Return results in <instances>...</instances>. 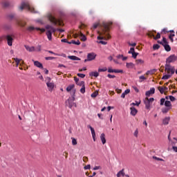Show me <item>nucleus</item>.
Segmentation results:
<instances>
[{
    "mask_svg": "<svg viewBox=\"0 0 177 177\" xmlns=\"http://www.w3.org/2000/svg\"><path fill=\"white\" fill-rule=\"evenodd\" d=\"M164 103H165V98H162L160 100V106H163Z\"/></svg>",
    "mask_w": 177,
    "mask_h": 177,
    "instance_id": "53",
    "label": "nucleus"
},
{
    "mask_svg": "<svg viewBox=\"0 0 177 177\" xmlns=\"http://www.w3.org/2000/svg\"><path fill=\"white\" fill-rule=\"evenodd\" d=\"M154 71H156V69L151 70V71H148L146 73V75H149V74H154Z\"/></svg>",
    "mask_w": 177,
    "mask_h": 177,
    "instance_id": "38",
    "label": "nucleus"
},
{
    "mask_svg": "<svg viewBox=\"0 0 177 177\" xmlns=\"http://www.w3.org/2000/svg\"><path fill=\"white\" fill-rule=\"evenodd\" d=\"M46 85H47L49 91H53V88H55V84H53L52 82H47Z\"/></svg>",
    "mask_w": 177,
    "mask_h": 177,
    "instance_id": "15",
    "label": "nucleus"
},
{
    "mask_svg": "<svg viewBox=\"0 0 177 177\" xmlns=\"http://www.w3.org/2000/svg\"><path fill=\"white\" fill-rule=\"evenodd\" d=\"M77 77H80V78H85V74L77 73Z\"/></svg>",
    "mask_w": 177,
    "mask_h": 177,
    "instance_id": "46",
    "label": "nucleus"
},
{
    "mask_svg": "<svg viewBox=\"0 0 177 177\" xmlns=\"http://www.w3.org/2000/svg\"><path fill=\"white\" fill-rule=\"evenodd\" d=\"M130 110H131V115H133V117H135V115L138 114V109H136L135 107L133 106L131 107Z\"/></svg>",
    "mask_w": 177,
    "mask_h": 177,
    "instance_id": "13",
    "label": "nucleus"
},
{
    "mask_svg": "<svg viewBox=\"0 0 177 177\" xmlns=\"http://www.w3.org/2000/svg\"><path fill=\"white\" fill-rule=\"evenodd\" d=\"M111 26V23H106L103 22L102 24V27H103L102 32H98L100 35H104V37L98 36L97 37V39H110V35L107 33V31L110 30V26Z\"/></svg>",
    "mask_w": 177,
    "mask_h": 177,
    "instance_id": "1",
    "label": "nucleus"
},
{
    "mask_svg": "<svg viewBox=\"0 0 177 177\" xmlns=\"http://www.w3.org/2000/svg\"><path fill=\"white\" fill-rule=\"evenodd\" d=\"M41 46L38 45L35 48V52H41Z\"/></svg>",
    "mask_w": 177,
    "mask_h": 177,
    "instance_id": "43",
    "label": "nucleus"
},
{
    "mask_svg": "<svg viewBox=\"0 0 177 177\" xmlns=\"http://www.w3.org/2000/svg\"><path fill=\"white\" fill-rule=\"evenodd\" d=\"M138 55H139V53H135L134 51V53H132V57H133V59H136V57H138Z\"/></svg>",
    "mask_w": 177,
    "mask_h": 177,
    "instance_id": "48",
    "label": "nucleus"
},
{
    "mask_svg": "<svg viewBox=\"0 0 177 177\" xmlns=\"http://www.w3.org/2000/svg\"><path fill=\"white\" fill-rule=\"evenodd\" d=\"M170 120H171V118H169V117H167L165 119H163V120H162L163 124L168 125V124H169Z\"/></svg>",
    "mask_w": 177,
    "mask_h": 177,
    "instance_id": "18",
    "label": "nucleus"
},
{
    "mask_svg": "<svg viewBox=\"0 0 177 177\" xmlns=\"http://www.w3.org/2000/svg\"><path fill=\"white\" fill-rule=\"evenodd\" d=\"M46 30H48L46 32V35H47V38L49 41H52V33L56 32V31H59V32H64V29H56L51 25H46L45 26Z\"/></svg>",
    "mask_w": 177,
    "mask_h": 177,
    "instance_id": "2",
    "label": "nucleus"
},
{
    "mask_svg": "<svg viewBox=\"0 0 177 177\" xmlns=\"http://www.w3.org/2000/svg\"><path fill=\"white\" fill-rule=\"evenodd\" d=\"M136 62L137 64H143V63H145V61H143L142 59H137Z\"/></svg>",
    "mask_w": 177,
    "mask_h": 177,
    "instance_id": "39",
    "label": "nucleus"
},
{
    "mask_svg": "<svg viewBox=\"0 0 177 177\" xmlns=\"http://www.w3.org/2000/svg\"><path fill=\"white\" fill-rule=\"evenodd\" d=\"M165 106L166 107H171V102L170 101H165Z\"/></svg>",
    "mask_w": 177,
    "mask_h": 177,
    "instance_id": "37",
    "label": "nucleus"
},
{
    "mask_svg": "<svg viewBox=\"0 0 177 177\" xmlns=\"http://www.w3.org/2000/svg\"><path fill=\"white\" fill-rule=\"evenodd\" d=\"M139 104H140V102L136 101V102H132L130 105L131 106H139Z\"/></svg>",
    "mask_w": 177,
    "mask_h": 177,
    "instance_id": "40",
    "label": "nucleus"
},
{
    "mask_svg": "<svg viewBox=\"0 0 177 177\" xmlns=\"http://www.w3.org/2000/svg\"><path fill=\"white\" fill-rule=\"evenodd\" d=\"M104 71H107V68H99L98 69V73H102V72H104Z\"/></svg>",
    "mask_w": 177,
    "mask_h": 177,
    "instance_id": "45",
    "label": "nucleus"
},
{
    "mask_svg": "<svg viewBox=\"0 0 177 177\" xmlns=\"http://www.w3.org/2000/svg\"><path fill=\"white\" fill-rule=\"evenodd\" d=\"M20 10H23V9H27L29 12H31V13H38L37 11H35V9L32 8L31 6H30V3L28 2H22L21 6H19Z\"/></svg>",
    "mask_w": 177,
    "mask_h": 177,
    "instance_id": "3",
    "label": "nucleus"
},
{
    "mask_svg": "<svg viewBox=\"0 0 177 177\" xmlns=\"http://www.w3.org/2000/svg\"><path fill=\"white\" fill-rule=\"evenodd\" d=\"M158 89H159L160 93H164V88H163L159 87Z\"/></svg>",
    "mask_w": 177,
    "mask_h": 177,
    "instance_id": "64",
    "label": "nucleus"
},
{
    "mask_svg": "<svg viewBox=\"0 0 177 177\" xmlns=\"http://www.w3.org/2000/svg\"><path fill=\"white\" fill-rule=\"evenodd\" d=\"M25 49L28 50V52H35V47L31 46L30 47L29 46L25 45Z\"/></svg>",
    "mask_w": 177,
    "mask_h": 177,
    "instance_id": "14",
    "label": "nucleus"
},
{
    "mask_svg": "<svg viewBox=\"0 0 177 177\" xmlns=\"http://www.w3.org/2000/svg\"><path fill=\"white\" fill-rule=\"evenodd\" d=\"M100 140L102 141V145H106V136L104 133H102L100 136Z\"/></svg>",
    "mask_w": 177,
    "mask_h": 177,
    "instance_id": "16",
    "label": "nucleus"
},
{
    "mask_svg": "<svg viewBox=\"0 0 177 177\" xmlns=\"http://www.w3.org/2000/svg\"><path fill=\"white\" fill-rule=\"evenodd\" d=\"M47 52H48V53H51L52 55H55V56H60V54L53 53V51L47 50Z\"/></svg>",
    "mask_w": 177,
    "mask_h": 177,
    "instance_id": "49",
    "label": "nucleus"
},
{
    "mask_svg": "<svg viewBox=\"0 0 177 177\" xmlns=\"http://www.w3.org/2000/svg\"><path fill=\"white\" fill-rule=\"evenodd\" d=\"M2 4L4 8H8L10 5L9 2H8V1H3L2 3Z\"/></svg>",
    "mask_w": 177,
    "mask_h": 177,
    "instance_id": "35",
    "label": "nucleus"
},
{
    "mask_svg": "<svg viewBox=\"0 0 177 177\" xmlns=\"http://www.w3.org/2000/svg\"><path fill=\"white\" fill-rule=\"evenodd\" d=\"M140 82H142L143 80H146L145 77L143 75H141L139 77Z\"/></svg>",
    "mask_w": 177,
    "mask_h": 177,
    "instance_id": "47",
    "label": "nucleus"
},
{
    "mask_svg": "<svg viewBox=\"0 0 177 177\" xmlns=\"http://www.w3.org/2000/svg\"><path fill=\"white\" fill-rule=\"evenodd\" d=\"M72 145L75 146L77 145V140L74 138H72Z\"/></svg>",
    "mask_w": 177,
    "mask_h": 177,
    "instance_id": "44",
    "label": "nucleus"
},
{
    "mask_svg": "<svg viewBox=\"0 0 177 177\" xmlns=\"http://www.w3.org/2000/svg\"><path fill=\"white\" fill-rule=\"evenodd\" d=\"M115 69H111V68H109L108 69V73H115Z\"/></svg>",
    "mask_w": 177,
    "mask_h": 177,
    "instance_id": "61",
    "label": "nucleus"
},
{
    "mask_svg": "<svg viewBox=\"0 0 177 177\" xmlns=\"http://www.w3.org/2000/svg\"><path fill=\"white\" fill-rule=\"evenodd\" d=\"M126 67H127V68H133V63H132V62L127 63V64H126Z\"/></svg>",
    "mask_w": 177,
    "mask_h": 177,
    "instance_id": "29",
    "label": "nucleus"
},
{
    "mask_svg": "<svg viewBox=\"0 0 177 177\" xmlns=\"http://www.w3.org/2000/svg\"><path fill=\"white\" fill-rule=\"evenodd\" d=\"M169 100H171V102H175V97L170 95Z\"/></svg>",
    "mask_w": 177,
    "mask_h": 177,
    "instance_id": "57",
    "label": "nucleus"
},
{
    "mask_svg": "<svg viewBox=\"0 0 177 177\" xmlns=\"http://www.w3.org/2000/svg\"><path fill=\"white\" fill-rule=\"evenodd\" d=\"M139 133V131H138V129H136L133 133L134 136L136 138H138V134Z\"/></svg>",
    "mask_w": 177,
    "mask_h": 177,
    "instance_id": "56",
    "label": "nucleus"
},
{
    "mask_svg": "<svg viewBox=\"0 0 177 177\" xmlns=\"http://www.w3.org/2000/svg\"><path fill=\"white\" fill-rule=\"evenodd\" d=\"M71 44H73L74 45H81V41H80V40H77V41L75 40H72Z\"/></svg>",
    "mask_w": 177,
    "mask_h": 177,
    "instance_id": "32",
    "label": "nucleus"
},
{
    "mask_svg": "<svg viewBox=\"0 0 177 177\" xmlns=\"http://www.w3.org/2000/svg\"><path fill=\"white\" fill-rule=\"evenodd\" d=\"M87 127L89 128V129H91V135H92L93 141L96 142V133H95V129H93V127H91V125H88Z\"/></svg>",
    "mask_w": 177,
    "mask_h": 177,
    "instance_id": "9",
    "label": "nucleus"
},
{
    "mask_svg": "<svg viewBox=\"0 0 177 177\" xmlns=\"http://www.w3.org/2000/svg\"><path fill=\"white\" fill-rule=\"evenodd\" d=\"M34 30H37V28L34 26H29L27 28V30L31 32L32 31H34Z\"/></svg>",
    "mask_w": 177,
    "mask_h": 177,
    "instance_id": "30",
    "label": "nucleus"
},
{
    "mask_svg": "<svg viewBox=\"0 0 177 177\" xmlns=\"http://www.w3.org/2000/svg\"><path fill=\"white\" fill-rule=\"evenodd\" d=\"M155 92H156V88H151L149 91H148L145 93V95L147 96V97H149L151 95H153V93H155Z\"/></svg>",
    "mask_w": 177,
    "mask_h": 177,
    "instance_id": "11",
    "label": "nucleus"
},
{
    "mask_svg": "<svg viewBox=\"0 0 177 177\" xmlns=\"http://www.w3.org/2000/svg\"><path fill=\"white\" fill-rule=\"evenodd\" d=\"M129 92H131V90H130L129 88L126 89V90L124 91V92L122 93L121 97H122V99H125V95H128V93H129Z\"/></svg>",
    "mask_w": 177,
    "mask_h": 177,
    "instance_id": "19",
    "label": "nucleus"
},
{
    "mask_svg": "<svg viewBox=\"0 0 177 177\" xmlns=\"http://www.w3.org/2000/svg\"><path fill=\"white\" fill-rule=\"evenodd\" d=\"M81 93H85V86H82L80 88Z\"/></svg>",
    "mask_w": 177,
    "mask_h": 177,
    "instance_id": "50",
    "label": "nucleus"
},
{
    "mask_svg": "<svg viewBox=\"0 0 177 177\" xmlns=\"http://www.w3.org/2000/svg\"><path fill=\"white\" fill-rule=\"evenodd\" d=\"M84 169H91V165H87L84 167Z\"/></svg>",
    "mask_w": 177,
    "mask_h": 177,
    "instance_id": "63",
    "label": "nucleus"
},
{
    "mask_svg": "<svg viewBox=\"0 0 177 177\" xmlns=\"http://www.w3.org/2000/svg\"><path fill=\"white\" fill-rule=\"evenodd\" d=\"M108 78H115V75H113L111 74H108L107 75Z\"/></svg>",
    "mask_w": 177,
    "mask_h": 177,
    "instance_id": "59",
    "label": "nucleus"
},
{
    "mask_svg": "<svg viewBox=\"0 0 177 177\" xmlns=\"http://www.w3.org/2000/svg\"><path fill=\"white\" fill-rule=\"evenodd\" d=\"M75 100V90H73V95L68 99V102H74Z\"/></svg>",
    "mask_w": 177,
    "mask_h": 177,
    "instance_id": "22",
    "label": "nucleus"
},
{
    "mask_svg": "<svg viewBox=\"0 0 177 177\" xmlns=\"http://www.w3.org/2000/svg\"><path fill=\"white\" fill-rule=\"evenodd\" d=\"M160 38H161V35L160 34V32H158L156 35V39H158Z\"/></svg>",
    "mask_w": 177,
    "mask_h": 177,
    "instance_id": "55",
    "label": "nucleus"
},
{
    "mask_svg": "<svg viewBox=\"0 0 177 177\" xmlns=\"http://www.w3.org/2000/svg\"><path fill=\"white\" fill-rule=\"evenodd\" d=\"M80 39L81 41H83V42H85V41H86V36H85V35L80 32Z\"/></svg>",
    "mask_w": 177,
    "mask_h": 177,
    "instance_id": "26",
    "label": "nucleus"
},
{
    "mask_svg": "<svg viewBox=\"0 0 177 177\" xmlns=\"http://www.w3.org/2000/svg\"><path fill=\"white\" fill-rule=\"evenodd\" d=\"M14 60L16 64V67H19V64H20V62L21 61V59H18V58H14Z\"/></svg>",
    "mask_w": 177,
    "mask_h": 177,
    "instance_id": "27",
    "label": "nucleus"
},
{
    "mask_svg": "<svg viewBox=\"0 0 177 177\" xmlns=\"http://www.w3.org/2000/svg\"><path fill=\"white\" fill-rule=\"evenodd\" d=\"M96 56H97L96 55V53H89L87 54V59L90 62H92V60H95L96 59Z\"/></svg>",
    "mask_w": 177,
    "mask_h": 177,
    "instance_id": "8",
    "label": "nucleus"
},
{
    "mask_svg": "<svg viewBox=\"0 0 177 177\" xmlns=\"http://www.w3.org/2000/svg\"><path fill=\"white\" fill-rule=\"evenodd\" d=\"M147 35L149 38H153V39H156V36H154V34H153V32H149L147 33Z\"/></svg>",
    "mask_w": 177,
    "mask_h": 177,
    "instance_id": "31",
    "label": "nucleus"
},
{
    "mask_svg": "<svg viewBox=\"0 0 177 177\" xmlns=\"http://www.w3.org/2000/svg\"><path fill=\"white\" fill-rule=\"evenodd\" d=\"M165 71H166L167 74L172 76L174 74H175V67L171 66V64H165Z\"/></svg>",
    "mask_w": 177,
    "mask_h": 177,
    "instance_id": "5",
    "label": "nucleus"
},
{
    "mask_svg": "<svg viewBox=\"0 0 177 177\" xmlns=\"http://www.w3.org/2000/svg\"><path fill=\"white\" fill-rule=\"evenodd\" d=\"M68 59L71 60H81V59L75 55H69L68 56Z\"/></svg>",
    "mask_w": 177,
    "mask_h": 177,
    "instance_id": "21",
    "label": "nucleus"
},
{
    "mask_svg": "<svg viewBox=\"0 0 177 177\" xmlns=\"http://www.w3.org/2000/svg\"><path fill=\"white\" fill-rule=\"evenodd\" d=\"M8 46H12L13 44V36L12 35H7L5 36Z\"/></svg>",
    "mask_w": 177,
    "mask_h": 177,
    "instance_id": "7",
    "label": "nucleus"
},
{
    "mask_svg": "<svg viewBox=\"0 0 177 177\" xmlns=\"http://www.w3.org/2000/svg\"><path fill=\"white\" fill-rule=\"evenodd\" d=\"M69 109H73V107H77V104L74 101L68 102Z\"/></svg>",
    "mask_w": 177,
    "mask_h": 177,
    "instance_id": "20",
    "label": "nucleus"
},
{
    "mask_svg": "<svg viewBox=\"0 0 177 177\" xmlns=\"http://www.w3.org/2000/svg\"><path fill=\"white\" fill-rule=\"evenodd\" d=\"M116 176H117V177L125 176V173L124 172V169H122L119 172H118Z\"/></svg>",
    "mask_w": 177,
    "mask_h": 177,
    "instance_id": "23",
    "label": "nucleus"
},
{
    "mask_svg": "<svg viewBox=\"0 0 177 177\" xmlns=\"http://www.w3.org/2000/svg\"><path fill=\"white\" fill-rule=\"evenodd\" d=\"M98 93L97 92H94L91 94V97H96L97 96Z\"/></svg>",
    "mask_w": 177,
    "mask_h": 177,
    "instance_id": "52",
    "label": "nucleus"
},
{
    "mask_svg": "<svg viewBox=\"0 0 177 177\" xmlns=\"http://www.w3.org/2000/svg\"><path fill=\"white\" fill-rule=\"evenodd\" d=\"M168 111H169V108H163V109H162V112L163 113H168Z\"/></svg>",
    "mask_w": 177,
    "mask_h": 177,
    "instance_id": "41",
    "label": "nucleus"
},
{
    "mask_svg": "<svg viewBox=\"0 0 177 177\" xmlns=\"http://www.w3.org/2000/svg\"><path fill=\"white\" fill-rule=\"evenodd\" d=\"M99 44H102V45H107V42L104 41H100Z\"/></svg>",
    "mask_w": 177,
    "mask_h": 177,
    "instance_id": "58",
    "label": "nucleus"
},
{
    "mask_svg": "<svg viewBox=\"0 0 177 177\" xmlns=\"http://www.w3.org/2000/svg\"><path fill=\"white\" fill-rule=\"evenodd\" d=\"M171 77H172L171 75L169 74H167L162 76V80H169V78H171Z\"/></svg>",
    "mask_w": 177,
    "mask_h": 177,
    "instance_id": "28",
    "label": "nucleus"
},
{
    "mask_svg": "<svg viewBox=\"0 0 177 177\" xmlns=\"http://www.w3.org/2000/svg\"><path fill=\"white\" fill-rule=\"evenodd\" d=\"M49 19L50 20V21H52V23H53V24H55V26H56L57 24V19H56V18H55V17L50 15L49 17Z\"/></svg>",
    "mask_w": 177,
    "mask_h": 177,
    "instance_id": "17",
    "label": "nucleus"
},
{
    "mask_svg": "<svg viewBox=\"0 0 177 177\" xmlns=\"http://www.w3.org/2000/svg\"><path fill=\"white\" fill-rule=\"evenodd\" d=\"M55 59H56V57H45L46 60H55Z\"/></svg>",
    "mask_w": 177,
    "mask_h": 177,
    "instance_id": "42",
    "label": "nucleus"
},
{
    "mask_svg": "<svg viewBox=\"0 0 177 177\" xmlns=\"http://www.w3.org/2000/svg\"><path fill=\"white\" fill-rule=\"evenodd\" d=\"M93 171H96L97 169H100V166H95V167H93Z\"/></svg>",
    "mask_w": 177,
    "mask_h": 177,
    "instance_id": "62",
    "label": "nucleus"
},
{
    "mask_svg": "<svg viewBox=\"0 0 177 177\" xmlns=\"http://www.w3.org/2000/svg\"><path fill=\"white\" fill-rule=\"evenodd\" d=\"M144 103H145V104L146 109H150V107H151V102H149L148 97H146V98L144 100Z\"/></svg>",
    "mask_w": 177,
    "mask_h": 177,
    "instance_id": "10",
    "label": "nucleus"
},
{
    "mask_svg": "<svg viewBox=\"0 0 177 177\" xmlns=\"http://www.w3.org/2000/svg\"><path fill=\"white\" fill-rule=\"evenodd\" d=\"M89 75H90V77H99V72H97V71H95V72H91L89 73Z\"/></svg>",
    "mask_w": 177,
    "mask_h": 177,
    "instance_id": "24",
    "label": "nucleus"
},
{
    "mask_svg": "<svg viewBox=\"0 0 177 177\" xmlns=\"http://www.w3.org/2000/svg\"><path fill=\"white\" fill-rule=\"evenodd\" d=\"M174 37H175V34H170L169 35V38L171 42H174Z\"/></svg>",
    "mask_w": 177,
    "mask_h": 177,
    "instance_id": "36",
    "label": "nucleus"
},
{
    "mask_svg": "<svg viewBox=\"0 0 177 177\" xmlns=\"http://www.w3.org/2000/svg\"><path fill=\"white\" fill-rule=\"evenodd\" d=\"M158 44L162 45V46L165 48V50H166V52H171V46H169V44H168L169 43L167 41V38L163 37L162 41H158Z\"/></svg>",
    "mask_w": 177,
    "mask_h": 177,
    "instance_id": "4",
    "label": "nucleus"
},
{
    "mask_svg": "<svg viewBox=\"0 0 177 177\" xmlns=\"http://www.w3.org/2000/svg\"><path fill=\"white\" fill-rule=\"evenodd\" d=\"M133 88L134 89L135 92H136L137 93H138V92H139V88H138V87H136V86H133Z\"/></svg>",
    "mask_w": 177,
    "mask_h": 177,
    "instance_id": "60",
    "label": "nucleus"
},
{
    "mask_svg": "<svg viewBox=\"0 0 177 177\" xmlns=\"http://www.w3.org/2000/svg\"><path fill=\"white\" fill-rule=\"evenodd\" d=\"M36 30L37 31H41V32H45V28H36Z\"/></svg>",
    "mask_w": 177,
    "mask_h": 177,
    "instance_id": "51",
    "label": "nucleus"
},
{
    "mask_svg": "<svg viewBox=\"0 0 177 177\" xmlns=\"http://www.w3.org/2000/svg\"><path fill=\"white\" fill-rule=\"evenodd\" d=\"M176 60L177 56L175 55H171L167 58L166 64H171V63H174V62H176Z\"/></svg>",
    "mask_w": 177,
    "mask_h": 177,
    "instance_id": "6",
    "label": "nucleus"
},
{
    "mask_svg": "<svg viewBox=\"0 0 177 177\" xmlns=\"http://www.w3.org/2000/svg\"><path fill=\"white\" fill-rule=\"evenodd\" d=\"M75 86V85H74V84H71V85L68 86L66 87V91L70 92V91H71L72 89H74Z\"/></svg>",
    "mask_w": 177,
    "mask_h": 177,
    "instance_id": "25",
    "label": "nucleus"
},
{
    "mask_svg": "<svg viewBox=\"0 0 177 177\" xmlns=\"http://www.w3.org/2000/svg\"><path fill=\"white\" fill-rule=\"evenodd\" d=\"M17 25H18V26H20L21 27H24V26H26V23L21 22V21H17Z\"/></svg>",
    "mask_w": 177,
    "mask_h": 177,
    "instance_id": "34",
    "label": "nucleus"
},
{
    "mask_svg": "<svg viewBox=\"0 0 177 177\" xmlns=\"http://www.w3.org/2000/svg\"><path fill=\"white\" fill-rule=\"evenodd\" d=\"M131 50H132V51H131ZM134 52H135V48H130V50L129 51V53L133 55V53Z\"/></svg>",
    "mask_w": 177,
    "mask_h": 177,
    "instance_id": "54",
    "label": "nucleus"
},
{
    "mask_svg": "<svg viewBox=\"0 0 177 177\" xmlns=\"http://www.w3.org/2000/svg\"><path fill=\"white\" fill-rule=\"evenodd\" d=\"M76 85H78L79 86H85V82L84 81L77 82V83H76Z\"/></svg>",
    "mask_w": 177,
    "mask_h": 177,
    "instance_id": "33",
    "label": "nucleus"
},
{
    "mask_svg": "<svg viewBox=\"0 0 177 177\" xmlns=\"http://www.w3.org/2000/svg\"><path fill=\"white\" fill-rule=\"evenodd\" d=\"M32 62L34 63V66L38 67V68H44V66L42 65V64H41V62L38 61H34V59H32Z\"/></svg>",
    "mask_w": 177,
    "mask_h": 177,
    "instance_id": "12",
    "label": "nucleus"
}]
</instances>
